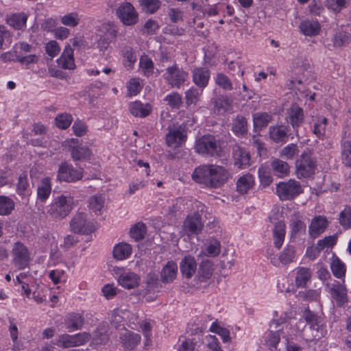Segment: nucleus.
I'll use <instances>...</instances> for the list:
<instances>
[{"label":"nucleus","instance_id":"48","mask_svg":"<svg viewBox=\"0 0 351 351\" xmlns=\"http://www.w3.org/2000/svg\"><path fill=\"white\" fill-rule=\"evenodd\" d=\"M271 166L274 171L280 177L289 173V166L287 162L276 158L271 162Z\"/></svg>","mask_w":351,"mask_h":351},{"label":"nucleus","instance_id":"43","mask_svg":"<svg viewBox=\"0 0 351 351\" xmlns=\"http://www.w3.org/2000/svg\"><path fill=\"white\" fill-rule=\"evenodd\" d=\"M330 269L335 277L341 279L345 276L346 267L339 257H335L330 263Z\"/></svg>","mask_w":351,"mask_h":351},{"label":"nucleus","instance_id":"26","mask_svg":"<svg viewBox=\"0 0 351 351\" xmlns=\"http://www.w3.org/2000/svg\"><path fill=\"white\" fill-rule=\"evenodd\" d=\"M119 285L125 289H131L138 286L140 277L134 272H123L117 278Z\"/></svg>","mask_w":351,"mask_h":351},{"label":"nucleus","instance_id":"63","mask_svg":"<svg viewBox=\"0 0 351 351\" xmlns=\"http://www.w3.org/2000/svg\"><path fill=\"white\" fill-rule=\"evenodd\" d=\"M220 252L221 244L219 241L217 239L211 240L206 247L207 255L215 257L219 255Z\"/></svg>","mask_w":351,"mask_h":351},{"label":"nucleus","instance_id":"4","mask_svg":"<svg viewBox=\"0 0 351 351\" xmlns=\"http://www.w3.org/2000/svg\"><path fill=\"white\" fill-rule=\"evenodd\" d=\"M84 176V169L81 167H73L71 164L62 162L58 169L57 179L60 182L68 183L76 182L81 180Z\"/></svg>","mask_w":351,"mask_h":351},{"label":"nucleus","instance_id":"15","mask_svg":"<svg viewBox=\"0 0 351 351\" xmlns=\"http://www.w3.org/2000/svg\"><path fill=\"white\" fill-rule=\"evenodd\" d=\"M191 74L192 81L199 89L204 90L208 86L210 77L209 69L203 66L195 67Z\"/></svg>","mask_w":351,"mask_h":351},{"label":"nucleus","instance_id":"51","mask_svg":"<svg viewBox=\"0 0 351 351\" xmlns=\"http://www.w3.org/2000/svg\"><path fill=\"white\" fill-rule=\"evenodd\" d=\"M164 100L169 106L174 109H179L182 104V95L177 92L168 94Z\"/></svg>","mask_w":351,"mask_h":351},{"label":"nucleus","instance_id":"41","mask_svg":"<svg viewBox=\"0 0 351 351\" xmlns=\"http://www.w3.org/2000/svg\"><path fill=\"white\" fill-rule=\"evenodd\" d=\"M213 271V264L211 261H202L199 265L197 278L200 282H206L211 278Z\"/></svg>","mask_w":351,"mask_h":351},{"label":"nucleus","instance_id":"28","mask_svg":"<svg viewBox=\"0 0 351 351\" xmlns=\"http://www.w3.org/2000/svg\"><path fill=\"white\" fill-rule=\"evenodd\" d=\"M178 274V265L173 261H168L160 271V280L163 283H171L176 278Z\"/></svg>","mask_w":351,"mask_h":351},{"label":"nucleus","instance_id":"36","mask_svg":"<svg viewBox=\"0 0 351 351\" xmlns=\"http://www.w3.org/2000/svg\"><path fill=\"white\" fill-rule=\"evenodd\" d=\"M282 333V329H278L276 331H267L263 337L265 344L268 346L270 350H276L280 340V336Z\"/></svg>","mask_w":351,"mask_h":351},{"label":"nucleus","instance_id":"38","mask_svg":"<svg viewBox=\"0 0 351 351\" xmlns=\"http://www.w3.org/2000/svg\"><path fill=\"white\" fill-rule=\"evenodd\" d=\"M290 236L291 239L300 237L306 233V226L305 223L298 219H293L289 225Z\"/></svg>","mask_w":351,"mask_h":351},{"label":"nucleus","instance_id":"52","mask_svg":"<svg viewBox=\"0 0 351 351\" xmlns=\"http://www.w3.org/2000/svg\"><path fill=\"white\" fill-rule=\"evenodd\" d=\"M328 124V119L326 117L318 119L313 125V132L319 138L325 135L326 127Z\"/></svg>","mask_w":351,"mask_h":351},{"label":"nucleus","instance_id":"50","mask_svg":"<svg viewBox=\"0 0 351 351\" xmlns=\"http://www.w3.org/2000/svg\"><path fill=\"white\" fill-rule=\"evenodd\" d=\"M146 233V226L143 223L134 224L130 230V237L135 241H138L143 239Z\"/></svg>","mask_w":351,"mask_h":351},{"label":"nucleus","instance_id":"59","mask_svg":"<svg viewBox=\"0 0 351 351\" xmlns=\"http://www.w3.org/2000/svg\"><path fill=\"white\" fill-rule=\"evenodd\" d=\"M141 5L143 9L148 13H155L160 7L159 0H140Z\"/></svg>","mask_w":351,"mask_h":351},{"label":"nucleus","instance_id":"60","mask_svg":"<svg viewBox=\"0 0 351 351\" xmlns=\"http://www.w3.org/2000/svg\"><path fill=\"white\" fill-rule=\"evenodd\" d=\"M12 40L10 32L3 25H0V50L5 49Z\"/></svg>","mask_w":351,"mask_h":351},{"label":"nucleus","instance_id":"23","mask_svg":"<svg viewBox=\"0 0 351 351\" xmlns=\"http://www.w3.org/2000/svg\"><path fill=\"white\" fill-rule=\"evenodd\" d=\"M213 188L223 186L231 177L228 169L223 166L213 165Z\"/></svg>","mask_w":351,"mask_h":351},{"label":"nucleus","instance_id":"35","mask_svg":"<svg viewBox=\"0 0 351 351\" xmlns=\"http://www.w3.org/2000/svg\"><path fill=\"white\" fill-rule=\"evenodd\" d=\"M51 193V179L46 177L41 180L37 188V199L44 202L49 197Z\"/></svg>","mask_w":351,"mask_h":351},{"label":"nucleus","instance_id":"27","mask_svg":"<svg viewBox=\"0 0 351 351\" xmlns=\"http://www.w3.org/2000/svg\"><path fill=\"white\" fill-rule=\"evenodd\" d=\"M231 130L237 137H244L248 132L247 121L242 115L238 114L231 123Z\"/></svg>","mask_w":351,"mask_h":351},{"label":"nucleus","instance_id":"55","mask_svg":"<svg viewBox=\"0 0 351 351\" xmlns=\"http://www.w3.org/2000/svg\"><path fill=\"white\" fill-rule=\"evenodd\" d=\"M298 152V146L296 144L291 143L281 149L280 155L285 159L292 160Z\"/></svg>","mask_w":351,"mask_h":351},{"label":"nucleus","instance_id":"7","mask_svg":"<svg viewBox=\"0 0 351 351\" xmlns=\"http://www.w3.org/2000/svg\"><path fill=\"white\" fill-rule=\"evenodd\" d=\"M188 73L174 64L167 68L162 77L171 88H180L188 78Z\"/></svg>","mask_w":351,"mask_h":351},{"label":"nucleus","instance_id":"20","mask_svg":"<svg viewBox=\"0 0 351 351\" xmlns=\"http://www.w3.org/2000/svg\"><path fill=\"white\" fill-rule=\"evenodd\" d=\"M56 62L58 66L62 69L73 70L75 68L73 56V49L71 45H67Z\"/></svg>","mask_w":351,"mask_h":351},{"label":"nucleus","instance_id":"33","mask_svg":"<svg viewBox=\"0 0 351 351\" xmlns=\"http://www.w3.org/2000/svg\"><path fill=\"white\" fill-rule=\"evenodd\" d=\"M300 29L305 36H315L319 34L321 25L317 21L306 20L300 23Z\"/></svg>","mask_w":351,"mask_h":351},{"label":"nucleus","instance_id":"34","mask_svg":"<svg viewBox=\"0 0 351 351\" xmlns=\"http://www.w3.org/2000/svg\"><path fill=\"white\" fill-rule=\"evenodd\" d=\"M286 225L284 221H279L274 224L273 229V237L274 245L276 248L280 249L284 242L285 237Z\"/></svg>","mask_w":351,"mask_h":351},{"label":"nucleus","instance_id":"37","mask_svg":"<svg viewBox=\"0 0 351 351\" xmlns=\"http://www.w3.org/2000/svg\"><path fill=\"white\" fill-rule=\"evenodd\" d=\"M272 116L267 112H258L253 115V124L255 130L261 131L271 121Z\"/></svg>","mask_w":351,"mask_h":351},{"label":"nucleus","instance_id":"64","mask_svg":"<svg viewBox=\"0 0 351 351\" xmlns=\"http://www.w3.org/2000/svg\"><path fill=\"white\" fill-rule=\"evenodd\" d=\"M141 88L142 86L138 79L132 78L127 84L128 94L130 96L136 95Z\"/></svg>","mask_w":351,"mask_h":351},{"label":"nucleus","instance_id":"2","mask_svg":"<svg viewBox=\"0 0 351 351\" xmlns=\"http://www.w3.org/2000/svg\"><path fill=\"white\" fill-rule=\"evenodd\" d=\"M317 160L309 149H306L295 161V174L298 178H307L315 174Z\"/></svg>","mask_w":351,"mask_h":351},{"label":"nucleus","instance_id":"8","mask_svg":"<svg viewBox=\"0 0 351 351\" xmlns=\"http://www.w3.org/2000/svg\"><path fill=\"white\" fill-rule=\"evenodd\" d=\"M116 14L122 23L132 26L138 21V14L131 3H121L116 10Z\"/></svg>","mask_w":351,"mask_h":351},{"label":"nucleus","instance_id":"53","mask_svg":"<svg viewBox=\"0 0 351 351\" xmlns=\"http://www.w3.org/2000/svg\"><path fill=\"white\" fill-rule=\"evenodd\" d=\"M295 258L294 247L287 245L279 255V261L283 265L293 262Z\"/></svg>","mask_w":351,"mask_h":351},{"label":"nucleus","instance_id":"16","mask_svg":"<svg viewBox=\"0 0 351 351\" xmlns=\"http://www.w3.org/2000/svg\"><path fill=\"white\" fill-rule=\"evenodd\" d=\"M141 337L139 334L124 329L119 335V340L122 347L128 350L134 349L141 342Z\"/></svg>","mask_w":351,"mask_h":351},{"label":"nucleus","instance_id":"45","mask_svg":"<svg viewBox=\"0 0 351 351\" xmlns=\"http://www.w3.org/2000/svg\"><path fill=\"white\" fill-rule=\"evenodd\" d=\"M302 318L310 325V328L318 330L320 322L317 315L313 311H310L308 307L306 308L302 313Z\"/></svg>","mask_w":351,"mask_h":351},{"label":"nucleus","instance_id":"11","mask_svg":"<svg viewBox=\"0 0 351 351\" xmlns=\"http://www.w3.org/2000/svg\"><path fill=\"white\" fill-rule=\"evenodd\" d=\"M213 165H203L196 167L193 173V180L207 187L213 188Z\"/></svg>","mask_w":351,"mask_h":351},{"label":"nucleus","instance_id":"9","mask_svg":"<svg viewBox=\"0 0 351 351\" xmlns=\"http://www.w3.org/2000/svg\"><path fill=\"white\" fill-rule=\"evenodd\" d=\"M12 263L18 269H24L30 261L27 247L21 242H16L12 249Z\"/></svg>","mask_w":351,"mask_h":351},{"label":"nucleus","instance_id":"1","mask_svg":"<svg viewBox=\"0 0 351 351\" xmlns=\"http://www.w3.org/2000/svg\"><path fill=\"white\" fill-rule=\"evenodd\" d=\"M195 152L204 157L219 158L221 156L222 147L220 141L211 134L204 135L195 141Z\"/></svg>","mask_w":351,"mask_h":351},{"label":"nucleus","instance_id":"18","mask_svg":"<svg viewBox=\"0 0 351 351\" xmlns=\"http://www.w3.org/2000/svg\"><path fill=\"white\" fill-rule=\"evenodd\" d=\"M204 223L201 215L199 213H194L189 215L184 221V230L190 234H198L202 230Z\"/></svg>","mask_w":351,"mask_h":351},{"label":"nucleus","instance_id":"39","mask_svg":"<svg viewBox=\"0 0 351 351\" xmlns=\"http://www.w3.org/2000/svg\"><path fill=\"white\" fill-rule=\"evenodd\" d=\"M132 251V246L130 244L120 243L114 247L113 256L117 260H124L131 255Z\"/></svg>","mask_w":351,"mask_h":351},{"label":"nucleus","instance_id":"10","mask_svg":"<svg viewBox=\"0 0 351 351\" xmlns=\"http://www.w3.org/2000/svg\"><path fill=\"white\" fill-rule=\"evenodd\" d=\"M68 147L71 158L74 161H84L90 158L92 152L86 145H83L77 138H71L68 141Z\"/></svg>","mask_w":351,"mask_h":351},{"label":"nucleus","instance_id":"24","mask_svg":"<svg viewBox=\"0 0 351 351\" xmlns=\"http://www.w3.org/2000/svg\"><path fill=\"white\" fill-rule=\"evenodd\" d=\"M27 15L24 12L13 13L6 16V23L15 30H23L26 27Z\"/></svg>","mask_w":351,"mask_h":351},{"label":"nucleus","instance_id":"49","mask_svg":"<svg viewBox=\"0 0 351 351\" xmlns=\"http://www.w3.org/2000/svg\"><path fill=\"white\" fill-rule=\"evenodd\" d=\"M349 1L350 0H326L325 6L332 12L339 13L346 8Z\"/></svg>","mask_w":351,"mask_h":351},{"label":"nucleus","instance_id":"32","mask_svg":"<svg viewBox=\"0 0 351 351\" xmlns=\"http://www.w3.org/2000/svg\"><path fill=\"white\" fill-rule=\"evenodd\" d=\"M84 324V317L77 313L69 314L65 319V325L69 331L80 330Z\"/></svg>","mask_w":351,"mask_h":351},{"label":"nucleus","instance_id":"17","mask_svg":"<svg viewBox=\"0 0 351 351\" xmlns=\"http://www.w3.org/2000/svg\"><path fill=\"white\" fill-rule=\"evenodd\" d=\"M304 114L303 109L296 104H293L288 110L287 121L291 124L296 135H298V128L304 121Z\"/></svg>","mask_w":351,"mask_h":351},{"label":"nucleus","instance_id":"57","mask_svg":"<svg viewBox=\"0 0 351 351\" xmlns=\"http://www.w3.org/2000/svg\"><path fill=\"white\" fill-rule=\"evenodd\" d=\"M122 56L128 64L125 66L132 68L134 62L136 61V55L133 49L130 46H125L122 49Z\"/></svg>","mask_w":351,"mask_h":351},{"label":"nucleus","instance_id":"58","mask_svg":"<svg viewBox=\"0 0 351 351\" xmlns=\"http://www.w3.org/2000/svg\"><path fill=\"white\" fill-rule=\"evenodd\" d=\"M56 125L60 129H66L72 123L73 117L69 114H60L55 119Z\"/></svg>","mask_w":351,"mask_h":351},{"label":"nucleus","instance_id":"19","mask_svg":"<svg viewBox=\"0 0 351 351\" xmlns=\"http://www.w3.org/2000/svg\"><path fill=\"white\" fill-rule=\"evenodd\" d=\"M289 126L285 125H271L269 128V135L276 143H285L288 140Z\"/></svg>","mask_w":351,"mask_h":351},{"label":"nucleus","instance_id":"44","mask_svg":"<svg viewBox=\"0 0 351 351\" xmlns=\"http://www.w3.org/2000/svg\"><path fill=\"white\" fill-rule=\"evenodd\" d=\"M203 90L199 88L191 87L184 93V98L187 106L196 105L199 101Z\"/></svg>","mask_w":351,"mask_h":351},{"label":"nucleus","instance_id":"14","mask_svg":"<svg viewBox=\"0 0 351 351\" xmlns=\"http://www.w3.org/2000/svg\"><path fill=\"white\" fill-rule=\"evenodd\" d=\"M70 226L75 233L88 234L94 230L93 225L86 221V215L83 213L76 214L71 219Z\"/></svg>","mask_w":351,"mask_h":351},{"label":"nucleus","instance_id":"21","mask_svg":"<svg viewBox=\"0 0 351 351\" xmlns=\"http://www.w3.org/2000/svg\"><path fill=\"white\" fill-rule=\"evenodd\" d=\"M180 269L184 278H191L197 270V262L195 257L191 255L185 256L180 263Z\"/></svg>","mask_w":351,"mask_h":351},{"label":"nucleus","instance_id":"56","mask_svg":"<svg viewBox=\"0 0 351 351\" xmlns=\"http://www.w3.org/2000/svg\"><path fill=\"white\" fill-rule=\"evenodd\" d=\"M215 80L216 84L225 90H231L233 88L231 80L222 73H217Z\"/></svg>","mask_w":351,"mask_h":351},{"label":"nucleus","instance_id":"6","mask_svg":"<svg viewBox=\"0 0 351 351\" xmlns=\"http://www.w3.org/2000/svg\"><path fill=\"white\" fill-rule=\"evenodd\" d=\"M302 192L300 183L293 179L288 182H281L276 186V193L281 200L292 199Z\"/></svg>","mask_w":351,"mask_h":351},{"label":"nucleus","instance_id":"3","mask_svg":"<svg viewBox=\"0 0 351 351\" xmlns=\"http://www.w3.org/2000/svg\"><path fill=\"white\" fill-rule=\"evenodd\" d=\"M73 197L62 195L51 204L47 213L55 219H62L70 213L73 208Z\"/></svg>","mask_w":351,"mask_h":351},{"label":"nucleus","instance_id":"30","mask_svg":"<svg viewBox=\"0 0 351 351\" xmlns=\"http://www.w3.org/2000/svg\"><path fill=\"white\" fill-rule=\"evenodd\" d=\"M312 273L309 268L300 267L296 269L295 283L298 288H304L311 282Z\"/></svg>","mask_w":351,"mask_h":351},{"label":"nucleus","instance_id":"25","mask_svg":"<svg viewBox=\"0 0 351 351\" xmlns=\"http://www.w3.org/2000/svg\"><path fill=\"white\" fill-rule=\"evenodd\" d=\"M328 226V221L323 216L315 217L309 226L308 233L311 237L317 238L324 232Z\"/></svg>","mask_w":351,"mask_h":351},{"label":"nucleus","instance_id":"13","mask_svg":"<svg viewBox=\"0 0 351 351\" xmlns=\"http://www.w3.org/2000/svg\"><path fill=\"white\" fill-rule=\"evenodd\" d=\"M234 166L239 169H245L250 166L251 156L246 148L239 144H234L232 150Z\"/></svg>","mask_w":351,"mask_h":351},{"label":"nucleus","instance_id":"29","mask_svg":"<svg viewBox=\"0 0 351 351\" xmlns=\"http://www.w3.org/2000/svg\"><path fill=\"white\" fill-rule=\"evenodd\" d=\"M30 186L27 171L21 172L17 177V182L16 184V193L23 197L30 194Z\"/></svg>","mask_w":351,"mask_h":351},{"label":"nucleus","instance_id":"46","mask_svg":"<svg viewBox=\"0 0 351 351\" xmlns=\"http://www.w3.org/2000/svg\"><path fill=\"white\" fill-rule=\"evenodd\" d=\"M14 208V202L10 197L0 195V215H8Z\"/></svg>","mask_w":351,"mask_h":351},{"label":"nucleus","instance_id":"54","mask_svg":"<svg viewBox=\"0 0 351 351\" xmlns=\"http://www.w3.org/2000/svg\"><path fill=\"white\" fill-rule=\"evenodd\" d=\"M339 223L344 229H351V207L346 206L339 213Z\"/></svg>","mask_w":351,"mask_h":351},{"label":"nucleus","instance_id":"61","mask_svg":"<svg viewBox=\"0 0 351 351\" xmlns=\"http://www.w3.org/2000/svg\"><path fill=\"white\" fill-rule=\"evenodd\" d=\"M105 199L103 196H93L89 199V208L97 213L101 211L104 205Z\"/></svg>","mask_w":351,"mask_h":351},{"label":"nucleus","instance_id":"12","mask_svg":"<svg viewBox=\"0 0 351 351\" xmlns=\"http://www.w3.org/2000/svg\"><path fill=\"white\" fill-rule=\"evenodd\" d=\"M186 136L184 125L169 127V132L166 134V143L169 147H179L186 141Z\"/></svg>","mask_w":351,"mask_h":351},{"label":"nucleus","instance_id":"40","mask_svg":"<svg viewBox=\"0 0 351 351\" xmlns=\"http://www.w3.org/2000/svg\"><path fill=\"white\" fill-rule=\"evenodd\" d=\"M254 185V178L250 174L240 177L237 182V189L241 194H245Z\"/></svg>","mask_w":351,"mask_h":351},{"label":"nucleus","instance_id":"31","mask_svg":"<svg viewBox=\"0 0 351 351\" xmlns=\"http://www.w3.org/2000/svg\"><path fill=\"white\" fill-rule=\"evenodd\" d=\"M347 130L343 132L341 143V156L343 163L347 167H351V133L346 136Z\"/></svg>","mask_w":351,"mask_h":351},{"label":"nucleus","instance_id":"5","mask_svg":"<svg viewBox=\"0 0 351 351\" xmlns=\"http://www.w3.org/2000/svg\"><path fill=\"white\" fill-rule=\"evenodd\" d=\"M326 290L330 293L331 298L335 301L337 306H343L348 302V289L344 285V281L333 280L332 282H324Z\"/></svg>","mask_w":351,"mask_h":351},{"label":"nucleus","instance_id":"47","mask_svg":"<svg viewBox=\"0 0 351 351\" xmlns=\"http://www.w3.org/2000/svg\"><path fill=\"white\" fill-rule=\"evenodd\" d=\"M60 21L65 26L75 27L79 25L80 16L77 12H72L61 16Z\"/></svg>","mask_w":351,"mask_h":351},{"label":"nucleus","instance_id":"42","mask_svg":"<svg viewBox=\"0 0 351 351\" xmlns=\"http://www.w3.org/2000/svg\"><path fill=\"white\" fill-rule=\"evenodd\" d=\"M215 110L219 114H223L232 108V101L226 95H219L214 101Z\"/></svg>","mask_w":351,"mask_h":351},{"label":"nucleus","instance_id":"62","mask_svg":"<svg viewBox=\"0 0 351 351\" xmlns=\"http://www.w3.org/2000/svg\"><path fill=\"white\" fill-rule=\"evenodd\" d=\"M56 345L63 348L75 347L73 335L68 334H63L60 335L59 339L57 340Z\"/></svg>","mask_w":351,"mask_h":351},{"label":"nucleus","instance_id":"22","mask_svg":"<svg viewBox=\"0 0 351 351\" xmlns=\"http://www.w3.org/2000/svg\"><path fill=\"white\" fill-rule=\"evenodd\" d=\"M129 110L133 116L144 118L150 114L152 111V106L149 103L144 104L136 100L130 104Z\"/></svg>","mask_w":351,"mask_h":351}]
</instances>
